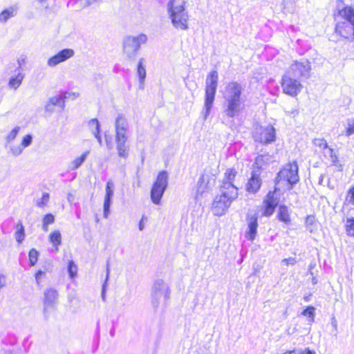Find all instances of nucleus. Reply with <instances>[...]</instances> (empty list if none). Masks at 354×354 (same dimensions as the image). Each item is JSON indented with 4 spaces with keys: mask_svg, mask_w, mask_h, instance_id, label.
I'll use <instances>...</instances> for the list:
<instances>
[{
    "mask_svg": "<svg viewBox=\"0 0 354 354\" xmlns=\"http://www.w3.org/2000/svg\"><path fill=\"white\" fill-rule=\"evenodd\" d=\"M169 14L171 23L176 28L187 30L189 28V16L185 10L171 11Z\"/></svg>",
    "mask_w": 354,
    "mask_h": 354,
    "instance_id": "nucleus-13",
    "label": "nucleus"
},
{
    "mask_svg": "<svg viewBox=\"0 0 354 354\" xmlns=\"http://www.w3.org/2000/svg\"><path fill=\"white\" fill-rule=\"evenodd\" d=\"M295 351H286L283 354H295ZM301 354H315V352L310 350L308 348H306L304 351L301 353Z\"/></svg>",
    "mask_w": 354,
    "mask_h": 354,
    "instance_id": "nucleus-42",
    "label": "nucleus"
},
{
    "mask_svg": "<svg viewBox=\"0 0 354 354\" xmlns=\"http://www.w3.org/2000/svg\"><path fill=\"white\" fill-rule=\"evenodd\" d=\"M311 70L310 63L308 59L295 60L289 67L287 73L298 75L299 77H308Z\"/></svg>",
    "mask_w": 354,
    "mask_h": 354,
    "instance_id": "nucleus-12",
    "label": "nucleus"
},
{
    "mask_svg": "<svg viewBox=\"0 0 354 354\" xmlns=\"http://www.w3.org/2000/svg\"><path fill=\"white\" fill-rule=\"evenodd\" d=\"M338 14L346 21L336 23L334 28L335 34L346 39L352 37L354 41V8L345 6L338 11Z\"/></svg>",
    "mask_w": 354,
    "mask_h": 354,
    "instance_id": "nucleus-2",
    "label": "nucleus"
},
{
    "mask_svg": "<svg viewBox=\"0 0 354 354\" xmlns=\"http://www.w3.org/2000/svg\"><path fill=\"white\" fill-rule=\"evenodd\" d=\"M88 153V151H85L80 156L74 159L71 163V169L75 170L79 168L81 166V165L84 162Z\"/></svg>",
    "mask_w": 354,
    "mask_h": 354,
    "instance_id": "nucleus-27",
    "label": "nucleus"
},
{
    "mask_svg": "<svg viewBox=\"0 0 354 354\" xmlns=\"http://www.w3.org/2000/svg\"><path fill=\"white\" fill-rule=\"evenodd\" d=\"M218 75L216 71H212L207 76L205 84V106L208 113L213 104L218 85Z\"/></svg>",
    "mask_w": 354,
    "mask_h": 354,
    "instance_id": "nucleus-7",
    "label": "nucleus"
},
{
    "mask_svg": "<svg viewBox=\"0 0 354 354\" xmlns=\"http://www.w3.org/2000/svg\"><path fill=\"white\" fill-rule=\"evenodd\" d=\"M19 131V127H15V128H14V129H12V130L9 133V134L8 135V136H7V140H8V141H10V140H14V139L16 138V136H17V133H18Z\"/></svg>",
    "mask_w": 354,
    "mask_h": 354,
    "instance_id": "nucleus-38",
    "label": "nucleus"
},
{
    "mask_svg": "<svg viewBox=\"0 0 354 354\" xmlns=\"http://www.w3.org/2000/svg\"><path fill=\"white\" fill-rule=\"evenodd\" d=\"M146 40L147 37L144 35H140L137 37L129 36L126 37L123 42V50L128 58L133 59L140 45L144 44Z\"/></svg>",
    "mask_w": 354,
    "mask_h": 354,
    "instance_id": "nucleus-11",
    "label": "nucleus"
},
{
    "mask_svg": "<svg viewBox=\"0 0 354 354\" xmlns=\"http://www.w3.org/2000/svg\"><path fill=\"white\" fill-rule=\"evenodd\" d=\"M113 183L111 181H108L106 183L105 187V196L103 204V215L104 218H107L109 214L111 201L113 195Z\"/></svg>",
    "mask_w": 354,
    "mask_h": 354,
    "instance_id": "nucleus-17",
    "label": "nucleus"
},
{
    "mask_svg": "<svg viewBox=\"0 0 354 354\" xmlns=\"http://www.w3.org/2000/svg\"><path fill=\"white\" fill-rule=\"evenodd\" d=\"M17 230L15 233V237L18 243H21L25 238V230L21 222L16 225Z\"/></svg>",
    "mask_w": 354,
    "mask_h": 354,
    "instance_id": "nucleus-25",
    "label": "nucleus"
},
{
    "mask_svg": "<svg viewBox=\"0 0 354 354\" xmlns=\"http://www.w3.org/2000/svg\"><path fill=\"white\" fill-rule=\"evenodd\" d=\"M126 120L119 116L115 121V141L118 156L126 158L129 156V147L127 145V136L126 135Z\"/></svg>",
    "mask_w": 354,
    "mask_h": 354,
    "instance_id": "nucleus-5",
    "label": "nucleus"
},
{
    "mask_svg": "<svg viewBox=\"0 0 354 354\" xmlns=\"http://www.w3.org/2000/svg\"><path fill=\"white\" fill-rule=\"evenodd\" d=\"M238 171L234 167L227 168L218 186V192L215 195L211 205L214 215L221 216L225 214L232 204L239 198V187L234 185Z\"/></svg>",
    "mask_w": 354,
    "mask_h": 354,
    "instance_id": "nucleus-1",
    "label": "nucleus"
},
{
    "mask_svg": "<svg viewBox=\"0 0 354 354\" xmlns=\"http://www.w3.org/2000/svg\"><path fill=\"white\" fill-rule=\"evenodd\" d=\"M15 11L16 9L13 7L3 10L0 13V21L3 23L7 21L8 19L12 17L15 15Z\"/></svg>",
    "mask_w": 354,
    "mask_h": 354,
    "instance_id": "nucleus-28",
    "label": "nucleus"
},
{
    "mask_svg": "<svg viewBox=\"0 0 354 354\" xmlns=\"http://www.w3.org/2000/svg\"><path fill=\"white\" fill-rule=\"evenodd\" d=\"M242 91L241 85L237 82H230L225 86L227 93L225 113L231 118L236 115L241 110Z\"/></svg>",
    "mask_w": 354,
    "mask_h": 354,
    "instance_id": "nucleus-3",
    "label": "nucleus"
},
{
    "mask_svg": "<svg viewBox=\"0 0 354 354\" xmlns=\"http://www.w3.org/2000/svg\"><path fill=\"white\" fill-rule=\"evenodd\" d=\"M50 102L53 105H60L61 106H63L64 104V97L61 95L55 96L50 98Z\"/></svg>",
    "mask_w": 354,
    "mask_h": 354,
    "instance_id": "nucleus-35",
    "label": "nucleus"
},
{
    "mask_svg": "<svg viewBox=\"0 0 354 354\" xmlns=\"http://www.w3.org/2000/svg\"><path fill=\"white\" fill-rule=\"evenodd\" d=\"M299 167L296 160L285 164L277 174L275 186L279 183H283L288 189L299 181Z\"/></svg>",
    "mask_w": 354,
    "mask_h": 354,
    "instance_id": "nucleus-4",
    "label": "nucleus"
},
{
    "mask_svg": "<svg viewBox=\"0 0 354 354\" xmlns=\"http://www.w3.org/2000/svg\"><path fill=\"white\" fill-rule=\"evenodd\" d=\"M262 180L259 174L252 173L245 184V190L250 194H257L261 189Z\"/></svg>",
    "mask_w": 354,
    "mask_h": 354,
    "instance_id": "nucleus-16",
    "label": "nucleus"
},
{
    "mask_svg": "<svg viewBox=\"0 0 354 354\" xmlns=\"http://www.w3.org/2000/svg\"><path fill=\"white\" fill-rule=\"evenodd\" d=\"M49 241L52 243L55 250L57 252L62 244V234L59 230H53L48 236Z\"/></svg>",
    "mask_w": 354,
    "mask_h": 354,
    "instance_id": "nucleus-22",
    "label": "nucleus"
},
{
    "mask_svg": "<svg viewBox=\"0 0 354 354\" xmlns=\"http://www.w3.org/2000/svg\"><path fill=\"white\" fill-rule=\"evenodd\" d=\"M282 261L287 266H288L290 265H295L297 263V260L295 257H289L287 259H283Z\"/></svg>",
    "mask_w": 354,
    "mask_h": 354,
    "instance_id": "nucleus-44",
    "label": "nucleus"
},
{
    "mask_svg": "<svg viewBox=\"0 0 354 354\" xmlns=\"http://www.w3.org/2000/svg\"><path fill=\"white\" fill-rule=\"evenodd\" d=\"M186 0H169L168 11L185 10Z\"/></svg>",
    "mask_w": 354,
    "mask_h": 354,
    "instance_id": "nucleus-23",
    "label": "nucleus"
},
{
    "mask_svg": "<svg viewBox=\"0 0 354 354\" xmlns=\"http://www.w3.org/2000/svg\"><path fill=\"white\" fill-rule=\"evenodd\" d=\"M24 75L21 73H18L15 76L12 77L8 82V86L10 88L16 90L22 83Z\"/></svg>",
    "mask_w": 354,
    "mask_h": 354,
    "instance_id": "nucleus-24",
    "label": "nucleus"
},
{
    "mask_svg": "<svg viewBox=\"0 0 354 354\" xmlns=\"http://www.w3.org/2000/svg\"><path fill=\"white\" fill-rule=\"evenodd\" d=\"M258 218L256 216H252L248 223V230L245 232V236L248 239L253 241L257 234Z\"/></svg>",
    "mask_w": 354,
    "mask_h": 354,
    "instance_id": "nucleus-20",
    "label": "nucleus"
},
{
    "mask_svg": "<svg viewBox=\"0 0 354 354\" xmlns=\"http://www.w3.org/2000/svg\"><path fill=\"white\" fill-rule=\"evenodd\" d=\"M280 190L277 186H274L273 190L268 192L263 198L262 205L261 207V216L270 217L274 212L279 203V198L277 196L276 193Z\"/></svg>",
    "mask_w": 354,
    "mask_h": 354,
    "instance_id": "nucleus-8",
    "label": "nucleus"
},
{
    "mask_svg": "<svg viewBox=\"0 0 354 354\" xmlns=\"http://www.w3.org/2000/svg\"><path fill=\"white\" fill-rule=\"evenodd\" d=\"M32 142V136L30 135H26L21 141V146L25 148L29 146Z\"/></svg>",
    "mask_w": 354,
    "mask_h": 354,
    "instance_id": "nucleus-39",
    "label": "nucleus"
},
{
    "mask_svg": "<svg viewBox=\"0 0 354 354\" xmlns=\"http://www.w3.org/2000/svg\"><path fill=\"white\" fill-rule=\"evenodd\" d=\"M252 138L255 142L261 145H269L277 139L276 129L270 124L266 127L260 126L253 133Z\"/></svg>",
    "mask_w": 354,
    "mask_h": 354,
    "instance_id": "nucleus-9",
    "label": "nucleus"
},
{
    "mask_svg": "<svg viewBox=\"0 0 354 354\" xmlns=\"http://www.w3.org/2000/svg\"><path fill=\"white\" fill-rule=\"evenodd\" d=\"M353 134H354V120H353L351 122L348 124L345 130V135L346 136L348 137Z\"/></svg>",
    "mask_w": 354,
    "mask_h": 354,
    "instance_id": "nucleus-37",
    "label": "nucleus"
},
{
    "mask_svg": "<svg viewBox=\"0 0 354 354\" xmlns=\"http://www.w3.org/2000/svg\"><path fill=\"white\" fill-rule=\"evenodd\" d=\"M313 144L322 149H326L328 148V143L324 138H315L313 140Z\"/></svg>",
    "mask_w": 354,
    "mask_h": 354,
    "instance_id": "nucleus-34",
    "label": "nucleus"
},
{
    "mask_svg": "<svg viewBox=\"0 0 354 354\" xmlns=\"http://www.w3.org/2000/svg\"><path fill=\"white\" fill-rule=\"evenodd\" d=\"M91 122L94 123V124H95L97 127H99L98 121H97V119H93V120H91Z\"/></svg>",
    "mask_w": 354,
    "mask_h": 354,
    "instance_id": "nucleus-47",
    "label": "nucleus"
},
{
    "mask_svg": "<svg viewBox=\"0 0 354 354\" xmlns=\"http://www.w3.org/2000/svg\"><path fill=\"white\" fill-rule=\"evenodd\" d=\"M143 59H140L137 66V74L139 77V82L142 86L146 77V70L142 63Z\"/></svg>",
    "mask_w": 354,
    "mask_h": 354,
    "instance_id": "nucleus-26",
    "label": "nucleus"
},
{
    "mask_svg": "<svg viewBox=\"0 0 354 354\" xmlns=\"http://www.w3.org/2000/svg\"><path fill=\"white\" fill-rule=\"evenodd\" d=\"M74 50L71 48H65L50 57L47 62L49 66H55L61 62L72 57L74 55Z\"/></svg>",
    "mask_w": 354,
    "mask_h": 354,
    "instance_id": "nucleus-15",
    "label": "nucleus"
},
{
    "mask_svg": "<svg viewBox=\"0 0 354 354\" xmlns=\"http://www.w3.org/2000/svg\"><path fill=\"white\" fill-rule=\"evenodd\" d=\"M49 198H50V196L48 193H44L42 194L41 200L39 201H38L37 203V206L39 207H44L46 205V203L48 202Z\"/></svg>",
    "mask_w": 354,
    "mask_h": 354,
    "instance_id": "nucleus-36",
    "label": "nucleus"
},
{
    "mask_svg": "<svg viewBox=\"0 0 354 354\" xmlns=\"http://www.w3.org/2000/svg\"><path fill=\"white\" fill-rule=\"evenodd\" d=\"M347 199L351 204L354 205V185L348 189L347 193Z\"/></svg>",
    "mask_w": 354,
    "mask_h": 354,
    "instance_id": "nucleus-40",
    "label": "nucleus"
},
{
    "mask_svg": "<svg viewBox=\"0 0 354 354\" xmlns=\"http://www.w3.org/2000/svg\"><path fill=\"white\" fill-rule=\"evenodd\" d=\"M19 66H21L23 64L26 63V58H22L21 59L18 61Z\"/></svg>",
    "mask_w": 354,
    "mask_h": 354,
    "instance_id": "nucleus-46",
    "label": "nucleus"
},
{
    "mask_svg": "<svg viewBox=\"0 0 354 354\" xmlns=\"http://www.w3.org/2000/svg\"><path fill=\"white\" fill-rule=\"evenodd\" d=\"M267 160L264 155H259L255 159L254 162L252 165V173L258 174V172L261 171L263 169L264 167L267 165Z\"/></svg>",
    "mask_w": 354,
    "mask_h": 354,
    "instance_id": "nucleus-21",
    "label": "nucleus"
},
{
    "mask_svg": "<svg viewBox=\"0 0 354 354\" xmlns=\"http://www.w3.org/2000/svg\"><path fill=\"white\" fill-rule=\"evenodd\" d=\"M44 276H45V272L44 271H42L41 270L37 271V272L35 274V279H36L37 283L38 285L40 284V280L42 278H44Z\"/></svg>",
    "mask_w": 354,
    "mask_h": 354,
    "instance_id": "nucleus-41",
    "label": "nucleus"
},
{
    "mask_svg": "<svg viewBox=\"0 0 354 354\" xmlns=\"http://www.w3.org/2000/svg\"><path fill=\"white\" fill-rule=\"evenodd\" d=\"M168 184V173L165 170L158 172L150 191V198L155 205H160Z\"/></svg>",
    "mask_w": 354,
    "mask_h": 354,
    "instance_id": "nucleus-6",
    "label": "nucleus"
},
{
    "mask_svg": "<svg viewBox=\"0 0 354 354\" xmlns=\"http://www.w3.org/2000/svg\"><path fill=\"white\" fill-rule=\"evenodd\" d=\"M315 223V216L313 215H308L306 217L305 223L307 226L313 225Z\"/></svg>",
    "mask_w": 354,
    "mask_h": 354,
    "instance_id": "nucleus-43",
    "label": "nucleus"
},
{
    "mask_svg": "<svg viewBox=\"0 0 354 354\" xmlns=\"http://www.w3.org/2000/svg\"><path fill=\"white\" fill-rule=\"evenodd\" d=\"M212 178L211 174L205 170L201 175L197 183V194L202 195L204 192L207 191L210 187V180Z\"/></svg>",
    "mask_w": 354,
    "mask_h": 354,
    "instance_id": "nucleus-18",
    "label": "nucleus"
},
{
    "mask_svg": "<svg viewBox=\"0 0 354 354\" xmlns=\"http://www.w3.org/2000/svg\"><path fill=\"white\" fill-rule=\"evenodd\" d=\"M147 220V217L142 216L140 222H139V230H142L144 229V221Z\"/></svg>",
    "mask_w": 354,
    "mask_h": 354,
    "instance_id": "nucleus-45",
    "label": "nucleus"
},
{
    "mask_svg": "<svg viewBox=\"0 0 354 354\" xmlns=\"http://www.w3.org/2000/svg\"><path fill=\"white\" fill-rule=\"evenodd\" d=\"M345 230L348 236L354 237V218H347Z\"/></svg>",
    "mask_w": 354,
    "mask_h": 354,
    "instance_id": "nucleus-31",
    "label": "nucleus"
},
{
    "mask_svg": "<svg viewBox=\"0 0 354 354\" xmlns=\"http://www.w3.org/2000/svg\"><path fill=\"white\" fill-rule=\"evenodd\" d=\"M55 222V216L53 214L48 213L44 215L42 219V228L44 231H48V225Z\"/></svg>",
    "mask_w": 354,
    "mask_h": 354,
    "instance_id": "nucleus-29",
    "label": "nucleus"
},
{
    "mask_svg": "<svg viewBox=\"0 0 354 354\" xmlns=\"http://www.w3.org/2000/svg\"><path fill=\"white\" fill-rule=\"evenodd\" d=\"M39 252L35 249L32 248L28 252L29 264L30 266H34L38 260Z\"/></svg>",
    "mask_w": 354,
    "mask_h": 354,
    "instance_id": "nucleus-30",
    "label": "nucleus"
},
{
    "mask_svg": "<svg viewBox=\"0 0 354 354\" xmlns=\"http://www.w3.org/2000/svg\"><path fill=\"white\" fill-rule=\"evenodd\" d=\"M280 84L282 92L291 97L297 96L303 88L301 83L297 79L292 77L288 73L282 75Z\"/></svg>",
    "mask_w": 354,
    "mask_h": 354,
    "instance_id": "nucleus-10",
    "label": "nucleus"
},
{
    "mask_svg": "<svg viewBox=\"0 0 354 354\" xmlns=\"http://www.w3.org/2000/svg\"><path fill=\"white\" fill-rule=\"evenodd\" d=\"M58 298V292L57 290L50 288H47L44 292V311L47 310L49 307L53 306Z\"/></svg>",
    "mask_w": 354,
    "mask_h": 354,
    "instance_id": "nucleus-19",
    "label": "nucleus"
},
{
    "mask_svg": "<svg viewBox=\"0 0 354 354\" xmlns=\"http://www.w3.org/2000/svg\"><path fill=\"white\" fill-rule=\"evenodd\" d=\"M276 218L285 227L291 225L292 224L291 209L286 205H280L278 207Z\"/></svg>",
    "mask_w": 354,
    "mask_h": 354,
    "instance_id": "nucleus-14",
    "label": "nucleus"
},
{
    "mask_svg": "<svg viewBox=\"0 0 354 354\" xmlns=\"http://www.w3.org/2000/svg\"><path fill=\"white\" fill-rule=\"evenodd\" d=\"M315 308L312 306H309L306 309H304L302 312V315L304 316H308L310 318V322H314L315 319Z\"/></svg>",
    "mask_w": 354,
    "mask_h": 354,
    "instance_id": "nucleus-33",
    "label": "nucleus"
},
{
    "mask_svg": "<svg viewBox=\"0 0 354 354\" xmlns=\"http://www.w3.org/2000/svg\"><path fill=\"white\" fill-rule=\"evenodd\" d=\"M77 265L73 261H69L68 263V272L71 279H73L77 276Z\"/></svg>",
    "mask_w": 354,
    "mask_h": 354,
    "instance_id": "nucleus-32",
    "label": "nucleus"
}]
</instances>
